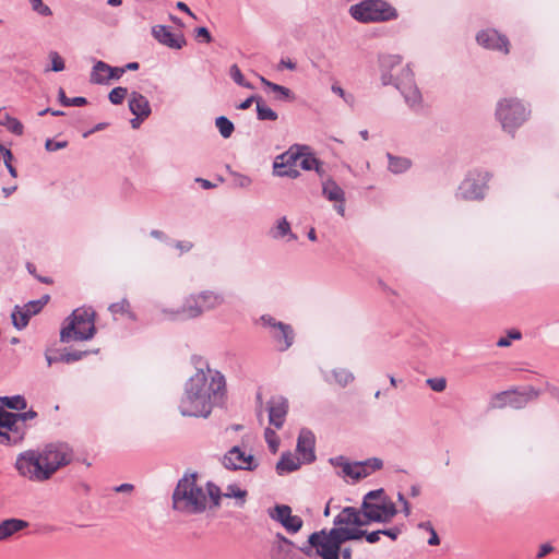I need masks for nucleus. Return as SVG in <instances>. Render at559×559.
Masks as SVG:
<instances>
[{
    "mask_svg": "<svg viewBox=\"0 0 559 559\" xmlns=\"http://www.w3.org/2000/svg\"><path fill=\"white\" fill-rule=\"evenodd\" d=\"M369 474H370V471L367 469L364 462H355L354 463L352 478L360 479V478L367 477Z\"/></svg>",
    "mask_w": 559,
    "mask_h": 559,
    "instance_id": "nucleus-48",
    "label": "nucleus"
},
{
    "mask_svg": "<svg viewBox=\"0 0 559 559\" xmlns=\"http://www.w3.org/2000/svg\"><path fill=\"white\" fill-rule=\"evenodd\" d=\"M247 492L246 490H242L236 486H229L227 488V492L224 495L225 497L227 498H240V499H243L246 497Z\"/></svg>",
    "mask_w": 559,
    "mask_h": 559,
    "instance_id": "nucleus-52",
    "label": "nucleus"
},
{
    "mask_svg": "<svg viewBox=\"0 0 559 559\" xmlns=\"http://www.w3.org/2000/svg\"><path fill=\"white\" fill-rule=\"evenodd\" d=\"M354 463H349L347 460L342 464V473L344 476L352 477Z\"/></svg>",
    "mask_w": 559,
    "mask_h": 559,
    "instance_id": "nucleus-62",
    "label": "nucleus"
},
{
    "mask_svg": "<svg viewBox=\"0 0 559 559\" xmlns=\"http://www.w3.org/2000/svg\"><path fill=\"white\" fill-rule=\"evenodd\" d=\"M389 169L394 174H402L411 167V160L406 157L388 154Z\"/></svg>",
    "mask_w": 559,
    "mask_h": 559,
    "instance_id": "nucleus-30",
    "label": "nucleus"
},
{
    "mask_svg": "<svg viewBox=\"0 0 559 559\" xmlns=\"http://www.w3.org/2000/svg\"><path fill=\"white\" fill-rule=\"evenodd\" d=\"M299 147H290L287 152L277 156L273 164V171L278 177L296 178L299 176Z\"/></svg>",
    "mask_w": 559,
    "mask_h": 559,
    "instance_id": "nucleus-13",
    "label": "nucleus"
},
{
    "mask_svg": "<svg viewBox=\"0 0 559 559\" xmlns=\"http://www.w3.org/2000/svg\"><path fill=\"white\" fill-rule=\"evenodd\" d=\"M426 383L435 392H443L447 388V380L443 377L429 378L426 380Z\"/></svg>",
    "mask_w": 559,
    "mask_h": 559,
    "instance_id": "nucleus-45",
    "label": "nucleus"
},
{
    "mask_svg": "<svg viewBox=\"0 0 559 559\" xmlns=\"http://www.w3.org/2000/svg\"><path fill=\"white\" fill-rule=\"evenodd\" d=\"M129 308H130V304L127 299H122L118 302H115V304H111L109 306V311L112 313V314H124V313H129Z\"/></svg>",
    "mask_w": 559,
    "mask_h": 559,
    "instance_id": "nucleus-47",
    "label": "nucleus"
},
{
    "mask_svg": "<svg viewBox=\"0 0 559 559\" xmlns=\"http://www.w3.org/2000/svg\"><path fill=\"white\" fill-rule=\"evenodd\" d=\"M477 43L488 49L509 52V40L496 29L481 31L477 34Z\"/></svg>",
    "mask_w": 559,
    "mask_h": 559,
    "instance_id": "nucleus-17",
    "label": "nucleus"
},
{
    "mask_svg": "<svg viewBox=\"0 0 559 559\" xmlns=\"http://www.w3.org/2000/svg\"><path fill=\"white\" fill-rule=\"evenodd\" d=\"M225 378L207 364L197 369L185 384V392L179 402L182 416L206 418L212 408L219 405L225 396Z\"/></svg>",
    "mask_w": 559,
    "mask_h": 559,
    "instance_id": "nucleus-1",
    "label": "nucleus"
},
{
    "mask_svg": "<svg viewBox=\"0 0 559 559\" xmlns=\"http://www.w3.org/2000/svg\"><path fill=\"white\" fill-rule=\"evenodd\" d=\"M215 126L224 139L230 138L235 130L234 123L225 116L217 117Z\"/></svg>",
    "mask_w": 559,
    "mask_h": 559,
    "instance_id": "nucleus-33",
    "label": "nucleus"
},
{
    "mask_svg": "<svg viewBox=\"0 0 559 559\" xmlns=\"http://www.w3.org/2000/svg\"><path fill=\"white\" fill-rule=\"evenodd\" d=\"M401 531L397 527H392L388 530H381V535H385L391 539L395 540L400 535Z\"/></svg>",
    "mask_w": 559,
    "mask_h": 559,
    "instance_id": "nucleus-59",
    "label": "nucleus"
},
{
    "mask_svg": "<svg viewBox=\"0 0 559 559\" xmlns=\"http://www.w3.org/2000/svg\"><path fill=\"white\" fill-rule=\"evenodd\" d=\"M9 129L15 134L23 133V124L17 119H10Z\"/></svg>",
    "mask_w": 559,
    "mask_h": 559,
    "instance_id": "nucleus-57",
    "label": "nucleus"
},
{
    "mask_svg": "<svg viewBox=\"0 0 559 559\" xmlns=\"http://www.w3.org/2000/svg\"><path fill=\"white\" fill-rule=\"evenodd\" d=\"M322 163L311 153H305L300 150L298 167L305 170L314 169L320 176H322L321 169Z\"/></svg>",
    "mask_w": 559,
    "mask_h": 559,
    "instance_id": "nucleus-28",
    "label": "nucleus"
},
{
    "mask_svg": "<svg viewBox=\"0 0 559 559\" xmlns=\"http://www.w3.org/2000/svg\"><path fill=\"white\" fill-rule=\"evenodd\" d=\"M28 527V522L20 519H7L0 523V540Z\"/></svg>",
    "mask_w": 559,
    "mask_h": 559,
    "instance_id": "nucleus-25",
    "label": "nucleus"
},
{
    "mask_svg": "<svg viewBox=\"0 0 559 559\" xmlns=\"http://www.w3.org/2000/svg\"><path fill=\"white\" fill-rule=\"evenodd\" d=\"M267 514L290 534L297 533L304 524L300 516L292 514V508L287 504H276L267 510Z\"/></svg>",
    "mask_w": 559,
    "mask_h": 559,
    "instance_id": "nucleus-15",
    "label": "nucleus"
},
{
    "mask_svg": "<svg viewBox=\"0 0 559 559\" xmlns=\"http://www.w3.org/2000/svg\"><path fill=\"white\" fill-rule=\"evenodd\" d=\"M104 69L108 71V83L110 82V80H119L126 73V69H123L122 67H111L108 63L99 60L98 70Z\"/></svg>",
    "mask_w": 559,
    "mask_h": 559,
    "instance_id": "nucleus-36",
    "label": "nucleus"
},
{
    "mask_svg": "<svg viewBox=\"0 0 559 559\" xmlns=\"http://www.w3.org/2000/svg\"><path fill=\"white\" fill-rule=\"evenodd\" d=\"M72 460L73 451L67 443H49L43 450L20 453L14 466L20 476L31 481L44 483Z\"/></svg>",
    "mask_w": 559,
    "mask_h": 559,
    "instance_id": "nucleus-2",
    "label": "nucleus"
},
{
    "mask_svg": "<svg viewBox=\"0 0 559 559\" xmlns=\"http://www.w3.org/2000/svg\"><path fill=\"white\" fill-rule=\"evenodd\" d=\"M32 317L33 316L23 307L15 306L12 312V323L14 328H16L17 330H23L24 328L27 326L29 319Z\"/></svg>",
    "mask_w": 559,
    "mask_h": 559,
    "instance_id": "nucleus-29",
    "label": "nucleus"
},
{
    "mask_svg": "<svg viewBox=\"0 0 559 559\" xmlns=\"http://www.w3.org/2000/svg\"><path fill=\"white\" fill-rule=\"evenodd\" d=\"M221 496V489L215 484L209 481L204 488L198 481L197 473H186L173 492V508L186 515L201 514L207 507H218Z\"/></svg>",
    "mask_w": 559,
    "mask_h": 559,
    "instance_id": "nucleus-3",
    "label": "nucleus"
},
{
    "mask_svg": "<svg viewBox=\"0 0 559 559\" xmlns=\"http://www.w3.org/2000/svg\"><path fill=\"white\" fill-rule=\"evenodd\" d=\"M522 337V334L518 330H511L508 333V336L500 337L497 342V346L499 347H508L511 344V340H520Z\"/></svg>",
    "mask_w": 559,
    "mask_h": 559,
    "instance_id": "nucleus-49",
    "label": "nucleus"
},
{
    "mask_svg": "<svg viewBox=\"0 0 559 559\" xmlns=\"http://www.w3.org/2000/svg\"><path fill=\"white\" fill-rule=\"evenodd\" d=\"M418 527L421 528V530H425L427 532H430V537L428 539V544L430 546H437L440 544V538L436 532V530L433 528L431 522L427 521V522H421L418 524Z\"/></svg>",
    "mask_w": 559,
    "mask_h": 559,
    "instance_id": "nucleus-43",
    "label": "nucleus"
},
{
    "mask_svg": "<svg viewBox=\"0 0 559 559\" xmlns=\"http://www.w3.org/2000/svg\"><path fill=\"white\" fill-rule=\"evenodd\" d=\"M223 464L228 469L253 471L258 464L251 454H246L239 447L231 448L223 459Z\"/></svg>",
    "mask_w": 559,
    "mask_h": 559,
    "instance_id": "nucleus-16",
    "label": "nucleus"
},
{
    "mask_svg": "<svg viewBox=\"0 0 559 559\" xmlns=\"http://www.w3.org/2000/svg\"><path fill=\"white\" fill-rule=\"evenodd\" d=\"M152 34L155 39L169 48L180 49L186 44L183 35L174 34L169 27L164 25L154 26L152 28Z\"/></svg>",
    "mask_w": 559,
    "mask_h": 559,
    "instance_id": "nucleus-19",
    "label": "nucleus"
},
{
    "mask_svg": "<svg viewBox=\"0 0 559 559\" xmlns=\"http://www.w3.org/2000/svg\"><path fill=\"white\" fill-rule=\"evenodd\" d=\"M269 421L276 429H281L288 412V401L283 396L272 397L267 402Z\"/></svg>",
    "mask_w": 559,
    "mask_h": 559,
    "instance_id": "nucleus-18",
    "label": "nucleus"
},
{
    "mask_svg": "<svg viewBox=\"0 0 559 559\" xmlns=\"http://www.w3.org/2000/svg\"><path fill=\"white\" fill-rule=\"evenodd\" d=\"M269 236L275 240L285 238L287 241L297 240V236L292 231L290 224L286 217H281L275 222L274 226L269 230Z\"/></svg>",
    "mask_w": 559,
    "mask_h": 559,
    "instance_id": "nucleus-23",
    "label": "nucleus"
},
{
    "mask_svg": "<svg viewBox=\"0 0 559 559\" xmlns=\"http://www.w3.org/2000/svg\"><path fill=\"white\" fill-rule=\"evenodd\" d=\"M176 8L195 19L194 13L189 9V7L185 2L178 1Z\"/></svg>",
    "mask_w": 559,
    "mask_h": 559,
    "instance_id": "nucleus-63",
    "label": "nucleus"
},
{
    "mask_svg": "<svg viewBox=\"0 0 559 559\" xmlns=\"http://www.w3.org/2000/svg\"><path fill=\"white\" fill-rule=\"evenodd\" d=\"M260 98H261L260 96L252 95V96L248 97L247 99H245L242 103H240L237 106V108L241 109V110H246L251 107L253 102L257 104V100H259Z\"/></svg>",
    "mask_w": 559,
    "mask_h": 559,
    "instance_id": "nucleus-58",
    "label": "nucleus"
},
{
    "mask_svg": "<svg viewBox=\"0 0 559 559\" xmlns=\"http://www.w3.org/2000/svg\"><path fill=\"white\" fill-rule=\"evenodd\" d=\"M332 376L334 378V381L342 388H345L355 379L354 374L345 368L334 369L332 371Z\"/></svg>",
    "mask_w": 559,
    "mask_h": 559,
    "instance_id": "nucleus-34",
    "label": "nucleus"
},
{
    "mask_svg": "<svg viewBox=\"0 0 559 559\" xmlns=\"http://www.w3.org/2000/svg\"><path fill=\"white\" fill-rule=\"evenodd\" d=\"M68 145V142L67 141H60V142H57V141H53L51 139H48L45 143V148L48 151V152H55V151H58V150H61V148H64L66 146Z\"/></svg>",
    "mask_w": 559,
    "mask_h": 559,
    "instance_id": "nucleus-51",
    "label": "nucleus"
},
{
    "mask_svg": "<svg viewBox=\"0 0 559 559\" xmlns=\"http://www.w3.org/2000/svg\"><path fill=\"white\" fill-rule=\"evenodd\" d=\"M252 180L250 177L241 174L235 175V185L239 188H248L251 185Z\"/></svg>",
    "mask_w": 559,
    "mask_h": 559,
    "instance_id": "nucleus-53",
    "label": "nucleus"
},
{
    "mask_svg": "<svg viewBox=\"0 0 559 559\" xmlns=\"http://www.w3.org/2000/svg\"><path fill=\"white\" fill-rule=\"evenodd\" d=\"M260 81L274 94V98L276 100H293L295 98L293 92L288 87L273 83L263 76H260Z\"/></svg>",
    "mask_w": 559,
    "mask_h": 559,
    "instance_id": "nucleus-26",
    "label": "nucleus"
},
{
    "mask_svg": "<svg viewBox=\"0 0 559 559\" xmlns=\"http://www.w3.org/2000/svg\"><path fill=\"white\" fill-rule=\"evenodd\" d=\"M509 391H503L500 393H497L495 396H492L490 405L493 408H503L506 406H509Z\"/></svg>",
    "mask_w": 559,
    "mask_h": 559,
    "instance_id": "nucleus-44",
    "label": "nucleus"
},
{
    "mask_svg": "<svg viewBox=\"0 0 559 559\" xmlns=\"http://www.w3.org/2000/svg\"><path fill=\"white\" fill-rule=\"evenodd\" d=\"M129 109L132 115L140 118H147L152 112L147 98L139 92L130 94Z\"/></svg>",
    "mask_w": 559,
    "mask_h": 559,
    "instance_id": "nucleus-22",
    "label": "nucleus"
},
{
    "mask_svg": "<svg viewBox=\"0 0 559 559\" xmlns=\"http://www.w3.org/2000/svg\"><path fill=\"white\" fill-rule=\"evenodd\" d=\"M48 57L51 61V67L49 69H47L46 71L51 70L55 72H60V71L64 70V68H66L64 60L57 51H50Z\"/></svg>",
    "mask_w": 559,
    "mask_h": 559,
    "instance_id": "nucleus-42",
    "label": "nucleus"
},
{
    "mask_svg": "<svg viewBox=\"0 0 559 559\" xmlns=\"http://www.w3.org/2000/svg\"><path fill=\"white\" fill-rule=\"evenodd\" d=\"M0 404L14 411H23L26 408L27 403L24 396H0Z\"/></svg>",
    "mask_w": 559,
    "mask_h": 559,
    "instance_id": "nucleus-31",
    "label": "nucleus"
},
{
    "mask_svg": "<svg viewBox=\"0 0 559 559\" xmlns=\"http://www.w3.org/2000/svg\"><path fill=\"white\" fill-rule=\"evenodd\" d=\"M487 174H469L460 185L456 193L463 200L483 199L486 190Z\"/></svg>",
    "mask_w": 559,
    "mask_h": 559,
    "instance_id": "nucleus-14",
    "label": "nucleus"
},
{
    "mask_svg": "<svg viewBox=\"0 0 559 559\" xmlns=\"http://www.w3.org/2000/svg\"><path fill=\"white\" fill-rule=\"evenodd\" d=\"M49 296H44L37 300H31L26 305L23 306L25 310H27L32 316L37 314L43 307L48 302Z\"/></svg>",
    "mask_w": 559,
    "mask_h": 559,
    "instance_id": "nucleus-39",
    "label": "nucleus"
},
{
    "mask_svg": "<svg viewBox=\"0 0 559 559\" xmlns=\"http://www.w3.org/2000/svg\"><path fill=\"white\" fill-rule=\"evenodd\" d=\"M496 116L506 131L513 132L526 120L528 111L521 102L510 98L498 103Z\"/></svg>",
    "mask_w": 559,
    "mask_h": 559,
    "instance_id": "nucleus-11",
    "label": "nucleus"
},
{
    "mask_svg": "<svg viewBox=\"0 0 559 559\" xmlns=\"http://www.w3.org/2000/svg\"><path fill=\"white\" fill-rule=\"evenodd\" d=\"M95 312L91 308H78L67 319V323L61 329L60 340L63 343L71 341H87L94 337Z\"/></svg>",
    "mask_w": 559,
    "mask_h": 559,
    "instance_id": "nucleus-8",
    "label": "nucleus"
},
{
    "mask_svg": "<svg viewBox=\"0 0 559 559\" xmlns=\"http://www.w3.org/2000/svg\"><path fill=\"white\" fill-rule=\"evenodd\" d=\"M37 413L29 409L24 413H10L0 406V444L16 445L25 437V421L36 418Z\"/></svg>",
    "mask_w": 559,
    "mask_h": 559,
    "instance_id": "nucleus-9",
    "label": "nucleus"
},
{
    "mask_svg": "<svg viewBox=\"0 0 559 559\" xmlns=\"http://www.w3.org/2000/svg\"><path fill=\"white\" fill-rule=\"evenodd\" d=\"M364 464L367 467V469L370 471V473L380 469L383 465L382 461L377 457L366 460Z\"/></svg>",
    "mask_w": 559,
    "mask_h": 559,
    "instance_id": "nucleus-54",
    "label": "nucleus"
},
{
    "mask_svg": "<svg viewBox=\"0 0 559 559\" xmlns=\"http://www.w3.org/2000/svg\"><path fill=\"white\" fill-rule=\"evenodd\" d=\"M349 14L360 23L385 22L397 17L396 10L383 0H364L352 5Z\"/></svg>",
    "mask_w": 559,
    "mask_h": 559,
    "instance_id": "nucleus-10",
    "label": "nucleus"
},
{
    "mask_svg": "<svg viewBox=\"0 0 559 559\" xmlns=\"http://www.w3.org/2000/svg\"><path fill=\"white\" fill-rule=\"evenodd\" d=\"M340 557H342L343 559H352V549L349 547L341 546Z\"/></svg>",
    "mask_w": 559,
    "mask_h": 559,
    "instance_id": "nucleus-64",
    "label": "nucleus"
},
{
    "mask_svg": "<svg viewBox=\"0 0 559 559\" xmlns=\"http://www.w3.org/2000/svg\"><path fill=\"white\" fill-rule=\"evenodd\" d=\"M361 531L364 532L362 537H365L368 543L374 544L380 540L381 530L371 533H368L365 530Z\"/></svg>",
    "mask_w": 559,
    "mask_h": 559,
    "instance_id": "nucleus-55",
    "label": "nucleus"
},
{
    "mask_svg": "<svg viewBox=\"0 0 559 559\" xmlns=\"http://www.w3.org/2000/svg\"><path fill=\"white\" fill-rule=\"evenodd\" d=\"M552 546L549 544H543L537 552V558H543L552 551Z\"/></svg>",
    "mask_w": 559,
    "mask_h": 559,
    "instance_id": "nucleus-61",
    "label": "nucleus"
},
{
    "mask_svg": "<svg viewBox=\"0 0 559 559\" xmlns=\"http://www.w3.org/2000/svg\"><path fill=\"white\" fill-rule=\"evenodd\" d=\"M333 524L334 527L329 531L313 532L299 550L310 558L318 556L321 559H340L341 546L344 543L362 538L361 528L353 527L352 524H336V516Z\"/></svg>",
    "mask_w": 559,
    "mask_h": 559,
    "instance_id": "nucleus-5",
    "label": "nucleus"
},
{
    "mask_svg": "<svg viewBox=\"0 0 559 559\" xmlns=\"http://www.w3.org/2000/svg\"><path fill=\"white\" fill-rule=\"evenodd\" d=\"M59 100L63 106H84L87 104V99L82 96L67 97L63 88L58 92Z\"/></svg>",
    "mask_w": 559,
    "mask_h": 559,
    "instance_id": "nucleus-37",
    "label": "nucleus"
},
{
    "mask_svg": "<svg viewBox=\"0 0 559 559\" xmlns=\"http://www.w3.org/2000/svg\"><path fill=\"white\" fill-rule=\"evenodd\" d=\"M259 322L262 326L269 329L270 334L277 343L280 350L284 352L293 345L294 331L289 324L276 321V319L270 314L261 316Z\"/></svg>",
    "mask_w": 559,
    "mask_h": 559,
    "instance_id": "nucleus-12",
    "label": "nucleus"
},
{
    "mask_svg": "<svg viewBox=\"0 0 559 559\" xmlns=\"http://www.w3.org/2000/svg\"><path fill=\"white\" fill-rule=\"evenodd\" d=\"M85 354H86L85 352H80V350L68 352V353L62 354L60 356L59 360L69 364V362H73V361H78V360L82 359V357Z\"/></svg>",
    "mask_w": 559,
    "mask_h": 559,
    "instance_id": "nucleus-50",
    "label": "nucleus"
},
{
    "mask_svg": "<svg viewBox=\"0 0 559 559\" xmlns=\"http://www.w3.org/2000/svg\"><path fill=\"white\" fill-rule=\"evenodd\" d=\"M224 301L225 298L221 293L203 290L187 297L180 308L170 312L169 318L173 320L194 319L202 316L205 311L218 308Z\"/></svg>",
    "mask_w": 559,
    "mask_h": 559,
    "instance_id": "nucleus-7",
    "label": "nucleus"
},
{
    "mask_svg": "<svg viewBox=\"0 0 559 559\" xmlns=\"http://www.w3.org/2000/svg\"><path fill=\"white\" fill-rule=\"evenodd\" d=\"M257 117L259 120L262 121H275L278 118L277 114L264 104L262 97L259 100H257Z\"/></svg>",
    "mask_w": 559,
    "mask_h": 559,
    "instance_id": "nucleus-32",
    "label": "nucleus"
},
{
    "mask_svg": "<svg viewBox=\"0 0 559 559\" xmlns=\"http://www.w3.org/2000/svg\"><path fill=\"white\" fill-rule=\"evenodd\" d=\"M297 451L301 454L304 463H311L316 460L314 436L310 430L301 429L297 441Z\"/></svg>",
    "mask_w": 559,
    "mask_h": 559,
    "instance_id": "nucleus-20",
    "label": "nucleus"
},
{
    "mask_svg": "<svg viewBox=\"0 0 559 559\" xmlns=\"http://www.w3.org/2000/svg\"><path fill=\"white\" fill-rule=\"evenodd\" d=\"M3 159V162H8V160H12L13 159V155H12V152L10 150H8L7 147H4L1 143H0V159Z\"/></svg>",
    "mask_w": 559,
    "mask_h": 559,
    "instance_id": "nucleus-60",
    "label": "nucleus"
},
{
    "mask_svg": "<svg viewBox=\"0 0 559 559\" xmlns=\"http://www.w3.org/2000/svg\"><path fill=\"white\" fill-rule=\"evenodd\" d=\"M229 74L231 79L237 83L238 85L246 87V88H253L252 84L247 82L237 64H233L229 69Z\"/></svg>",
    "mask_w": 559,
    "mask_h": 559,
    "instance_id": "nucleus-41",
    "label": "nucleus"
},
{
    "mask_svg": "<svg viewBox=\"0 0 559 559\" xmlns=\"http://www.w3.org/2000/svg\"><path fill=\"white\" fill-rule=\"evenodd\" d=\"M195 33H197V37L198 38H202L205 43H211L212 41V35L211 33L209 32V29L206 27H198L195 29Z\"/></svg>",
    "mask_w": 559,
    "mask_h": 559,
    "instance_id": "nucleus-56",
    "label": "nucleus"
},
{
    "mask_svg": "<svg viewBox=\"0 0 559 559\" xmlns=\"http://www.w3.org/2000/svg\"><path fill=\"white\" fill-rule=\"evenodd\" d=\"M32 9L41 16H50L52 14L51 9L46 5L41 0H29Z\"/></svg>",
    "mask_w": 559,
    "mask_h": 559,
    "instance_id": "nucleus-46",
    "label": "nucleus"
},
{
    "mask_svg": "<svg viewBox=\"0 0 559 559\" xmlns=\"http://www.w3.org/2000/svg\"><path fill=\"white\" fill-rule=\"evenodd\" d=\"M107 75H108V71H106L105 69L98 70V61H96L95 64L93 66L92 72H91L90 82L93 84L107 85L108 84Z\"/></svg>",
    "mask_w": 559,
    "mask_h": 559,
    "instance_id": "nucleus-35",
    "label": "nucleus"
},
{
    "mask_svg": "<svg viewBox=\"0 0 559 559\" xmlns=\"http://www.w3.org/2000/svg\"><path fill=\"white\" fill-rule=\"evenodd\" d=\"M264 438L269 445L270 451L272 453H276L278 450V447H280V439H278L276 432L271 428H266L264 431Z\"/></svg>",
    "mask_w": 559,
    "mask_h": 559,
    "instance_id": "nucleus-40",
    "label": "nucleus"
},
{
    "mask_svg": "<svg viewBox=\"0 0 559 559\" xmlns=\"http://www.w3.org/2000/svg\"><path fill=\"white\" fill-rule=\"evenodd\" d=\"M301 463L302 462L299 457L295 456L290 452H285L276 463V472L278 475L295 472L301 466Z\"/></svg>",
    "mask_w": 559,
    "mask_h": 559,
    "instance_id": "nucleus-24",
    "label": "nucleus"
},
{
    "mask_svg": "<svg viewBox=\"0 0 559 559\" xmlns=\"http://www.w3.org/2000/svg\"><path fill=\"white\" fill-rule=\"evenodd\" d=\"M128 95V88L122 86H117L112 88L108 94V99L114 105H120Z\"/></svg>",
    "mask_w": 559,
    "mask_h": 559,
    "instance_id": "nucleus-38",
    "label": "nucleus"
},
{
    "mask_svg": "<svg viewBox=\"0 0 559 559\" xmlns=\"http://www.w3.org/2000/svg\"><path fill=\"white\" fill-rule=\"evenodd\" d=\"M539 392L532 386L523 391L509 390V406L515 409L523 408L530 401L537 399Z\"/></svg>",
    "mask_w": 559,
    "mask_h": 559,
    "instance_id": "nucleus-21",
    "label": "nucleus"
},
{
    "mask_svg": "<svg viewBox=\"0 0 559 559\" xmlns=\"http://www.w3.org/2000/svg\"><path fill=\"white\" fill-rule=\"evenodd\" d=\"M322 193L330 201H345L343 189L332 179L322 183Z\"/></svg>",
    "mask_w": 559,
    "mask_h": 559,
    "instance_id": "nucleus-27",
    "label": "nucleus"
},
{
    "mask_svg": "<svg viewBox=\"0 0 559 559\" xmlns=\"http://www.w3.org/2000/svg\"><path fill=\"white\" fill-rule=\"evenodd\" d=\"M381 82L394 85L412 108L421 104V94L415 84L413 70L408 64L402 66V57L386 55L380 58Z\"/></svg>",
    "mask_w": 559,
    "mask_h": 559,
    "instance_id": "nucleus-6",
    "label": "nucleus"
},
{
    "mask_svg": "<svg viewBox=\"0 0 559 559\" xmlns=\"http://www.w3.org/2000/svg\"><path fill=\"white\" fill-rule=\"evenodd\" d=\"M397 513L394 502L382 488L367 492L362 499L361 509L345 507L336 515V524H352L360 528L372 522L388 523Z\"/></svg>",
    "mask_w": 559,
    "mask_h": 559,
    "instance_id": "nucleus-4",
    "label": "nucleus"
}]
</instances>
